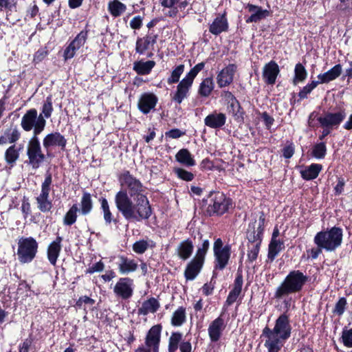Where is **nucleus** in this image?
Returning a JSON list of instances; mask_svg holds the SVG:
<instances>
[{
    "mask_svg": "<svg viewBox=\"0 0 352 352\" xmlns=\"http://www.w3.org/2000/svg\"><path fill=\"white\" fill-rule=\"evenodd\" d=\"M120 179L122 185L128 189L133 201L129 198L126 190L119 191L115 197L118 210L127 220L140 221L148 219L152 210L147 197L144 195V188L142 183L129 172L123 173Z\"/></svg>",
    "mask_w": 352,
    "mask_h": 352,
    "instance_id": "1",
    "label": "nucleus"
},
{
    "mask_svg": "<svg viewBox=\"0 0 352 352\" xmlns=\"http://www.w3.org/2000/svg\"><path fill=\"white\" fill-rule=\"evenodd\" d=\"M289 317L285 313L280 314L274 322L273 328L265 327L262 337L267 352H279L292 334Z\"/></svg>",
    "mask_w": 352,
    "mask_h": 352,
    "instance_id": "2",
    "label": "nucleus"
},
{
    "mask_svg": "<svg viewBox=\"0 0 352 352\" xmlns=\"http://www.w3.org/2000/svg\"><path fill=\"white\" fill-rule=\"evenodd\" d=\"M205 66L204 62L199 63L194 66L179 81L181 76L184 72L185 66L183 64L175 67L170 72V76L167 78V83L172 85L178 82L176 91L172 96V100L177 104H181L182 101L186 98L189 94L190 89L193 84V81L197 74L201 72Z\"/></svg>",
    "mask_w": 352,
    "mask_h": 352,
    "instance_id": "3",
    "label": "nucleus"
},
{
    "mask_svg": "<svg viewBox=\"0 0 352 352\" xmlns=\"http://www.w3.org/2000/svg\"><path fill=\"white\" fill-rule=\"evenodd\" d=\"M307 280V277L299 270L291 272L277 288L275 297L280 298L283 296L300 292Z\"/></svg>",
    "mask_w": 352,
    "mask_h": 352,
    "instance_id": "4",
    "label": "nucleus"
},
{
    "mask_svg": "<svg viewBox=\"0 0 352 352\" xmlns=\"http://www.w3.org/2000/svg\"><path fill=\"white\" fill-rule=\"evenodd\" d=\"M342 241V229L333 227L329 230L318 232L314 236V243L327 252H332L338 248Z\"/></svg>",
    "mask_w": 352,
    "mask_h": 352,
    "instance_id": "5",
    "label": "nucleus"
},
{
    "mask_svg": "<svg viewBox=\"0 0 352 352\" xmlns=\"http://www.w3.org/2000/svg\"><path fill=\"white\" fill-rule=\"evenodd\" d=\"M38 245L32 237L21 238L18 242L17 256L19 261L22 263L31 262L35 257Z\"/></svg>",
    "mask_w": 352,
    "mask_h": 352,
    "instance_id": "6",
    "label": "nucleus"
},
{
    "mask_svg": "<svg viewBox=\"0 0 352 352\" xmlns=\"http://www.w3.org/2000/svg\"><path fill=\"white\" fill-rule=\"evenodd\" d=\"M21 126L26 131L34 129V136H36L44 129V118L41 113L38 116L36 110L30 109L23 116Z\"/></svg>",
    "mask_w": 352,
    "mask_h": 352,
    "instance_id": "7",
    "label": "nucleus"
},
{
    "mask_svg": "<svg viewBox=\"0 0 352 352\" xmlns=\"http://www.w3.org/2000/svg\"><path fill=\"white\" fill-rule=\"evenodd\" d=\"M213 251L215 257L214 276L216 274V270H222L227 265L230 256V248L228 245L223 247L221 239H217L214 243Z\"/></svg>",
    "mask_w": 352,
    "mask_h": 352,
    "instance_id": "8",
    "label": "nucleus"
},
{
    "mask_svg": "<svg viewBox=\"0 0 352 352\" xmlns=\"http://www.w3.org/2000/svg\"><path fill=\"white\" fill-rule=\"evenodd\" d=\"M212 204H210L209 208L214 213L223 214L232 205L231 200L227 198L222 192H214L212 194Z\"/></svg>",
    "mask_w": 352,
    "mask_h": 352,
    "instance_id": "9",
    "label": "nucleus"
},
{
    "mask_svg": "<svg viewBox=\"0 0 352 352\" xmlns=\"http://www.w3.org/2000/svg\"><path fill=\"white\" fill-rule=\"evenodd\" d=\"M28 155L33 167H38L43 160V155L36 136H34L29 142Z\"/></svg>",
    "mask_w": 352,
    "mask_h": 352,
    "instance_id": "10",
    "label": "nucleus"
},
{
    "mask_svg": "<svg viewBox=\"0 0 352 352\" xmlns=\"http://www.w3.org/2000/svg\"><path fill=\"white\" fill-rule=\"evenodd\" d=\"M116 295L122 299H129L133 295V283L129 278H121L113 287Z\"/></svg>",
    "mask_w": 352,
    "mask_h": 352,
    "instance_id": "11",
    "label": "nucleus"
},
{
    "mask_svg": "<svg viewBox=\"0 0 352 352\" xmlns=\"http://www.w3.org/2000/svg\"><path fill=\"white\" fill-rule=\"evenodd\" d=\"M346 117L344 111L336 113H327L318 118V120L322 127L333 129L337 127Z\"/></svg>",
    "mask_w": 352,
    "mask_h": 352,
    "instance_id": "12",
    "label": "nucleus"
},
{
    "mask_svg": "<svg viewBox=\"0 0 352 352\" xmlns=\"http://www.w3.org/2000/svg\"><path fill=\"white\" fill-rule=\"evenodd\" d=\"M237 66L235 64H229L222 69L217 76V82L219 87H224L230 85L236 72Z\"/></svg>",
    "mask_w": 352,
    "mask_h": 352,
    "instance_id": "13",
    "label": "nucleus"
},
{
    "mask_svg": "<svg viewBox=\"0 0 352 352\" xmlns=\"http://www.w3.org/2000/svg\"><path fill=\"white\" fill-rule=\"evenodd\" d=\"M158 98L154 94L144 93L139 98L138 109L144 114H147L155 107Z\"/></svg>",
    "mask_w": 352,
    "mask_h": 352,
    "instance_id": "14",
    "label": "nucleus"
},
{
    "mask_svg": "<svg viewBox=\"0 0 352 352\" xmlns=\"http://www.w3.org/2000/svg\"><path fill=\"white\" fill-rule=\"evenodd\" d=\"M87 32H80L65 48L64 51L65 59L67 60L73 58L76 52L85 44Z\"/></svg>",
    "mask_w": 352,
    "mask_h": 352,
    "instance_id": "15",
    "label": "nucleus"
},
{
    "mask_svg": "<svg viewBox=\"0 0 352 352\" xmlns=\"http://www.w3.org/2000/svg\"><path fill=\"white\" fill-rule=\"evenodd\" d=\"M225 98L228 102V111L236 120L240 122L243 120V113L241 106L235 97L229 91L225 93Z\"/></svg>",
    "mask_w": 352,
    "mask_h": 352,
    "instance_id": "16",
    "label": "nucleus"
},
{
    "mask_svg": "<svg viewBox=\"0 0 352 352\" xmlns=\"http://www.w3.org/2000/svg\"><path fill=\"white\" fill-rule=\"evenodd\" d=\"M162 327L159 324L154 325L148 331L145 344L151 348L153 352H158L160 342Z\"/></svg>",
    "mask_w": 352,
    "mask_h": 352,
    "instance_id": "17",
    "label": "nucleus"
},
{
    "mask_svg": "<svg viewBox=\"0 0 352 352\" xmlns=\"http://www.w3.org/2000/svg\"><path fill=\"white\" fill-rule=\"evenodd\" d=\"M280 72L278 64L273 60L265 64L263 68V78L268 85H274Z\"/></svg>",
    "mask_w": 352,
    "mask_h": 352,
    "instance_id": "18",
    "label": "nucleus"
},
{
    "mask_svg": "<svg viewBox=\"0 0 352 352\" xmlns=\"http://www.w3.org/2000/svg\"><path fill=\"white\" fill-rule=\"evenodd\" d=\"M225 327L224 321L221 316L213 320L208 327V335L211 341H218Z\"/></svg>",
    "mask_w": 352,
    "mask_h": 352,
    "instance_id": "19",
    "label": "nucleus"
},
{
    "mask_svg": "<svg viewBox=\"0 0 352 352\" xmlns=\"http://www.w3.org/2000/svg\"><path fill=\"white\" fill-rule=\"evenodd\" d=\"M226 120V115L222 113L213 112L204 119V124L212 129H218L223 126Z\"/></svg>",
    "mask_w": 352,
    "mask_h": 352,
    "instance_id": "20",
    "label": "nucleus"
},
{
    "mask_svg": "<svg viewBox=\"0 0 352 352\" xmlns=\"http://www.w3.org/2000/svg\"><path fill=\"white\" fill-rule=\"evenodd\" d=\"M228 28V23L225 14L217 16L210 25L209 31L214 35L225 32Z\"/></svg>",
    "mask_w": 352,
    "mask_h": 352,
    "instance_id": "21",
    "label": "nucleus"
},
{
    "mask_svg": "<svg viewBox=\"0 0 352 352\" xmlns=\"http://www.w3.org/2000/svg\"><path fill=\"white\" fill-rule=\"evenodd\" d=\"M157 36L148 35L143 38H138L136 42V52L143 54L146 50H150L156 43Z\"/></svg>",
    "mask_w": 352,
    "mask_h": 352,
    "instance_id": "22",
    "label": "nucleus"
},
{
    "mask_svg": "<svg viewBox=\"0 0 352 352\" xmlns=\"http://www.w3.org/2000/svg\"><path fill=\"white\" fill-rule=\"evenodd\" d=\"M248 8L251 16L246 19L247 23H256L270 15V12L267 10H263L261 7L249 4Z\"/></svg>",
    "mask_w": 352,
    "mask_h": 352,
    "instance_id": "23",
    "label": "nucleus"
},
{
    "mask_svg": "<svg viewBox=\"0 0 352 352\" xmlns=\"http://www.w3.org/2000/svg\"><path fill=\"white\" fill-rule=\"evenodd\" d=\"M342 68L341 65H336L327 72L319 74L318 76V81L320 84L328 83L339 77L342 73Z\"/></svg>",
    "mask_w": 352,
    "mask_h": 352,
    "instance_id": "24",
    "label": "nucleus"
},
{
    "mask_svg": "<svg viewBox=\"0 0 352 352\" xmlns=\"http://www.w3.org/2000/svg\"><path fill=\"white\" fill-rule=\"evenodd\" d=\"M243 285V277L241 274H238L234 280L233 289L230 292L227 300L226 304L230 305L237 300L240 295Z\"/></svg>",
    "mask_w": 352,
    "mask_h": 352,
    "instance_id": "25",
    "label": "nucleus"
},
{
    "mask_svg": "<svg viewBox=\"0 0 352 352\" xmlns=\"http://www.w3.org/2000/svg\"><path fill=\"white\" fill-rule=\"evenodd\" d=\"M204 262L195 258L187 265L185 270V277L187 280H193L200 272Z\"/></svg>",
    "mask_w": 352,
    "mask_h": 352,
    "instance_id": "26",
    "label": "nucleus"
},
{
    "mask_svg": "<svg viewBox=\"0 0 352 352\" xmlns=\"http://www.w3.org/2000/svg\"><path fill=\"white\" fill-rule=\"evenodd\" d=\"M263 228L256 227V221L249 224L247 232V238L252 243H256V242L261 243V236L263 234Z\"/></svg>",
    "mask_w": 352,
    "mask_h": 352,
    "instance_id": "27",
    "label": "nucleus"
},
{
    "mask_svg": "<svg viewBox=\"0 0 352 352\" xmlns=\"http://www.w3.org/2000/svg\"><path fill=\"white\" fill-rule=\"evenodd\" d=\"M118 267L121 274H126L135 271L138 268V263L133 259L121 256L120 257Z\"/></svg>",
    "mask_w": 352,
    "mask_h": 352,
    "instance_id": "28",
    "label": "nucleus"
},
{
    "mask_svg": "<svg viewBox=\"0 0 352 352\" xmlns=\"http://www.w3.org/2000/svg\"><path fill=\"white\" fill-rule=\"evenodd\" d=\"M194 246L191 241L187 239L179 243L177 248L178 256L183 259L186 260L188 258L193 251Z\"/></svg>",
    "mask_w": 352,
    "mask_h": 352,
    "instance_id": "29",
    "label": "nucleus"
},
{
    "mask_svg": "<svg viewBox=\"0 0 352 352\" xmlns=\"http://www.w3.org/2000/svg\"><path fill=\"white\" fill-rule=\"evenodd\" d=\"M322 168V166L321 164H312L300 171L301 176L306 180L314 179L318 176Z\"/></svg>",
    "mask_w": 352,
    "mask_h": 352,
    "instance_id": "30",
    "label": "nucleus"
},
{
    "mask_svg": "<svg viewBox=\"0 0 352 352\" xmlns=\"http://www.w3.org/2000/svg\"><path fill=\"white\" fill-rule=\"evenodd\" d=\"M159 307V302L155 298H151L142 304L138 312L140 314L146 316L150 313H155Z\"/></svg>",
    "mask_w": 352,
    "mask_h": 352,
    "instance_id": "31",
    "label": "nucleus"
},
{
    "mask_svg": "<svg viewBox=\"0 0 352 352\" xmlns=\"http://www.w3.org/2000/svg\"><path fill=\"white\" fill-rule=\"evenodd\" d=\"M155 65V62L153 60H148L145 62L140 60L134 63L133 69L140 75H146L151 72Z\"/></svg>",
    "mask_w": 352,
    "mask_h": 352,
    "instance_id": "32",
    "label": "nucleus"
},
{
    "mask_svg": "<svg viewBox=\"0 0 352 352\" xmlns=\"http://www.w3.org/2000/svg\"><path fill=\"white\" fill-rule=\"evenodd\" d=\"M60 241L61 239L58 237L54 241H53L48 248L47 257L50 262L52 265H55L57 258L60 251Z\"/></svg>",
    "mask_w": 352,
    "mask_h": 352,
    "instance_id": "33",
    "label": "nucleus"
},
{
    "mask_svg": "<svg viewBox=\"0 0 352 352\" xmlns=\"http://www.w3.org/2000/svg\"><path fill=\"white\" fill-rule=\"evenodd\" d=\"M175 157L179 163L185 166H192L195 164V160L187 149L183 148L179 150L176 154Z\"/></svg>",
    "mask_w": 352,
    "mask_h": 352,
    "instance_id": "34",
    "label": "nucleus"
},
{
    "mask_svg": "<svg viewBox=\"0 0 352 352\" xmlns=\"http://www.w3.org/2000/svg\"><path fill=\"white\" fill-rule=\"evenodd\" d=\"M126 10V6L118 0L111 1L108 3V10L114 17L120 16Z\"/></svg>",
    "mask_w": 352,
    "mask_h": 352,
    "instance_id": "35",
    "label": "nucleus"
},
{
    "mask_svg": "<svg viewBox=\"0 0 352 352\" xmlns=\"http://www.w3.org/2000/svg\"><path fill=\"white\" fill-rule=\"evenodd\" d=\"M214 84L212 78H206L200 83L198 93L203 97H208L214 89Z\"/></svg>",
    "mask_w": 352,
    "mask_h": 352,
    "instance_id": "36",
    "label": "nucleus"
},
{
    "mask_svg": "<svg viewBox=\"0 0 352 352\" xmlns=\"http://www.w3.org/2000/svg\"><path fill=\"white\" fill-rule=\"evenodd\" d=\"M283 248L284 245L282 241L271 240L269 245L268 258L272 261Z\"/></svg>",
    "mask_w": 352,
    "mask_h": 352,
    "instance_id": "37",
    "label": "nucleus"
},
{
    "mask_svg": "<svg viewBox=\"0 0 352 352\" xmlns=\"http://www.w3.org/2000/svg\"><path fill=\"white\" fill-rule=\"evenodd\" d=\"M186 319V309L183 307L175 310L171 318V324L175 327L182 326Z\"/></svg>",
    "mask_w": 352,
    "mask_h": 352,
    "instance_id": "38",
    "label": "nucleus"
},
{
    "mask_svg": "<svg viewBox=\"0 0 352 352\" xmlns=\"http://www.w3.org/2000/svg\"><path fill=\"white\" fill-rule=\"evenodd\" d=\"M65 140L58 133H52L45 137V146H65Z\"/></svg>",
    "mask_w": 352,
    "mask_h": 352,
    "instance_id": "39",
    "label": "nucleus"
},
{
    "mask_svg": "<svg viewBox=\"0 0 352 352\" xmlns=\"http://www.w3.org/2000/svg\"><path fill=\"white\" fill-rule=\"evenodd\" d=\"M307 77V72L305 67L301 63H298L294 69V78L293 79L294 85L302 82Z\"/></svg>",
    "mask_w": 352,
    "mask_h": 352,
    "instance_id": "40",
    "label": "nucleus"
},
{
    "mask_svg": "<svg viewBox=\"0 0 352 352\" xmlns=\"http://www.w3.org/2000/svg\"><path fill=\"white\" fill-rule=\"evenodd\" d=\"M81 213L83 215L89 214L93 208V203L91 195L88 192H84L80 201Z\"/></svg>",
    "mask_w": 352,
    "mask_h": 352,
    "instance_id": "41",
    "label": "nucleus"
},
{
    "mask_svg": "<svg viewBox=\"0 0 352 352\" xmlns=\"http://www.w3.org/2000/svg\"><path fill=\"white\" fill-rule=\"evenodd\" d=\"M19 157V150L14 145L10 146L5 153L6 162L12 166Z\"/></svg>",
    "mask_w": 352,
    "mask_h": 352,
    "instance_id": "42",
    "label": "nucleus"
},
{
    "mask_svg": "<svg viewBox=\"0 0 352 352\" xmlns=\"http://www.w3.org/2000/svg\"><path fill=\"white\" fill-rule=\"evenodd\" d=\"M78 208L76 204H74L71 208L65 214L63 219V223L66 226H71L74 224L77 219V212Z\"/></svg>",
    "mask_w": 352,
    "mask_h": 352,
    "instance_id": "43",
    "label": "nucleus"
},
{
    "mask_svg": "<svg viewBox=\"0 0 352 352\" xmlns=\"http://www.w3.org/2000/svg\"><path fill=\"white\" fill-rule=\"evenodd\" d=\"M100 202L101 204V208L103 212V217L105 223L107 224H110L113 221L116 222V220H113V215L110 210L107 200L105 198H101L100 199Z\"/></svg>",
    "mask_w": 352,
    "mask_h": 352,
    "instance_id": "44",
    "label": "nucleus"
},
{
    "mask_svg": "<svg viewBox=\"0 0 352 352\" xmlns=\"http://www.w3.org/2000/svg\"><path fill=\"white\" fill-rule=\"evenodd\" d=\"M182 338V334L179 332H174L168 340V352H175L178 349V344Z\"/></svg>",
    "mask_w": 352,
    "mask_h": 352,
    "instance_id": "45",
    "label": "nucleus"
},
{
    "mask_svg": "<svg viewBox=\"0 0 352 352\" xmlns=\"http://www.w3.org/2000/svg\"><path fill=\"white\" fill-rule=\"evenodd\" d=\"M327 148L323 142L316 144L312 149V155L317 159H323L326 155Z\"/></svg>",
    "mask_w": 352,
    "mask_h": 352,
    "instance_id": "46",
    "label": "nucleus"
},
{
    "mask_svg": "<svg viewBox=\"0 0 352 352\" xmlns=\"http://www.w3.org/2000/svg\"><path fill=\"white\" fill-rule=\"evenodd\" d=\"M319 84L320 83L318 80H313L310 83H308L299 92V97L302 99L306 98L307 95L310 94Z\"/></svg>",
    "mask_w": 352,
    "mask_h": 352,
    "instance_id": "47",
    "label": "nucleus"
},
{
    "mask_svg": "<svg viewBox=\"0 0 352 352\" xmlns=\"http://www.w3.org/2000/svg\"><path fill=\"white\" fill-rule=\"evenodd\" d=\"M260 242H256V243L251 244V246L249 247L248 258L250 262H253L257 258L260 250Z\"/></svg>",
    "mask_w": 352,
    "mask_h": 352,
    "instance_id": "48",
    "label": "nucleus"
},
{
    "mask_svg": "<svg viewBox=\"0 0 352 352\" xmlns=\"http://www.w3.org/2000/svg\"><path fill=\"white\" fill-rule=\"evenodd\" d=\"M149 247V243L147 241L140 240L136 241L133 245V250L137 254H143Z\"/></svg>",
    "mask_w": 352,
    "mask_h": 352,
    "instance_id": "49",
    "label": "nucleus"
},
{
    "mask_svg": "<svg viewBox=\"0 0 352 352\" xmlns=\"http://www.w3.org/2000/svg\"><path fill=\"white\" fill-rule=\"evenodd\" d=\"M210 243L208 240H204L201 247H199L197 251L195 258L204 261L206 254L209 248Z\"/></svg>",
    "mask_w": 352,
    "mask_h": 352,
    "instance_id": "50",
    "label": "nucleus"
},
{
    "mask_svg": "<svg viewBox=\"0 0 352 352\" xmlns=\"http://www.w3.org/2000/svg\"><path fill=\"white\" fill-rule=\"evenodd\" d=\"M177 177L184 181L190 182L194 178V175L192 173L188 172L183 168H176L175 170Z\"/></svg>",
    "mask_w": 352,
    "mask_h": 352,
    "instance_id": "51",
    "label": "nucleus"
},
{
    "mask_svg": "<svg viewBox=\"0 0 352 352\" xmlns=\"http://www.w3.org/2000/svg\"><path fill=\"white\" fill-rule=\"evenodd\" d=\"M104 265L102 261L97 262L93 264L91 266H89L87 270L86 273L87 274H94L95 272H100L104 270Z\"/></svg>",
    "mask_w": 352,
    "mask_h": 352,
    "instance_id": "52",
    "label": "nucleus"
},
{
    "mask_svg": "<svg viewBox=\"0 0 352 352\" xmlns=\"http://www.w3.org/2000/svg\"><path fill=\"white\" fill-rule=\"evenodd\" d=\"M342 338L345 346L352 347V328L343 331Z\"/></svg>",
    "mask_w": 352,
    "mask_h": 352,
    "instance_id": "53",
    "label": "nucleus"
},
{
    "mask_svg": "<svg viewBox=\"0 0 352 352\" xmlns=\"http://www.w3.org/2000/svg\"><path fill=\"white\" fill-rule=\"evenodd\" d=\"M346 304V301L345 298H340L336 305L334 312L338 314V315L342 314L344 311Z\"/></svg>",
    "mask_w": 352,
    "mask_h": 352,
    "instance_id": "54",
    "label": "nucleus"
},
{
    "mask_svg": "<svg viewBox=\"0 0 352 352\" xmlns=\"http://www.w3.org/2000/svg\"><path fill=\"white\" fill-rule=\"evenodd\" d=\"M294 153V146L292 144H289L287 145L286 146L284 147V148L283 150V156L287 159L292 157L293 156Z\"/></svg>",
    "mask_w": 352,
    "mask_h": 352,
    "instance_id": "55",
    "label": "nucleus"
},
{
    "mask_svg": "<svg viewBox=\"0 0 352 352\" xmlns=\"http://www.w3.org/2000/svg\"><path fill=\"white\" fill-rule=\"evenodd\" d=\"M142 20L140 16H135L130 21V26L133 29H139L142 26Z\"/></svg>",
    "mask_w": 352,
    "mask_h": 352,
    "instance_id": "56",
    "label": "nucleus"
},
{
    "mask_svg": "<svg viewBox=\"0 0 352 352\" xmlns=\"http://www.w3.org/2000/svg\"><path fill=\"white\" fill-rule=\"evenodd\" d=\"M322 250H324L322 248L317 246L316 248H311L307 252L309 256H311L314 259H316L322 252Z\"/></svg>",
    "mask_w": 352,
    "mask_h": 352,
    "instance_id": "57",
    "label": "nucleus"
},
{
    "mask_svg": "<svg viewBox=\"0 0 352 352\" xmlns=\"http://www.w3.org/2000/svg\"><path fill=\"white\" fill-rule=\"evenodd\" d=\"M183 134L184 133L177 129H172L166 133L167 137L174 139L180 138Z\"/></svg>",
    "mask_w": 352,
    "mask_h": 352,
    "instance_id": "58",
    "label": "nucleus"
},
{
    "mask_svg": "<svg viewBox=\"0 0 352 352\" xmlns=\"http://www.w3.org/2000/svg\"><path fill=\"white\" fill-rule=\"evenodd\" d=\"M31 345V341L30 340H25L19 346V352H29V349Z\"/></svg>",
    "mask_w": 352,
    "mask_h": 352,
    "instance_id": "59",
    "label": "nucleus"
},
{
    "mask_svg": "<svg viewBox=\"0 0 352 352\" xmlns=\"http://www.w3.org/2000/svg\"><path fill=\"white\" fill-rule=\"evenodd\" d=\"M181 352H191L192 346L189 342H182L179 345Z\"/></svg>",
    "mask_w": 352,
    "mask_h": 352,
    "instance_id": "60",
    "label": "nucleus"
},
{
    "mask_svg": "<svg viewBox=\"0 0 352 352\" xmlns=\"http://www.w3.org/2000/svg\"><path fill=\"white\" fill-rule=\"evenodd\" d=\"M19 133L16 130H14L12 133H8L9 143H14L19 138Z\"/></svg>",
    "mask_w": 352,
    "mask_h": 352,
    "instance_id": "61",
    "label": "nucleus"
},
{
    "mask_svg": "<svg viewBox=\"0 0 352 352\" xmlns=\"http://www.w3.org/2000/svg\"><path fill=\"white\" fill-rule=\"evenodd\" d=\"M344 186V181L343 179H339L338 184L334 188L335 192L336 194L339 195L340 194L343 189Z\"/></svg>",
    "mask_w": 352,
    "mask_h": 352,
    "instance_id": "62",
    "label": "nucleus"
},
{
    "mask_svg": "<svg viewBox=\"0 0 352 352\" xmlns=\"http://www.w3.org/2000/svg\"><path fill=\"white\" fill-rule=\"evenodd\" d=\"M179 1V0H161V4L166 8H172Z\"/></svg>",
    "mask_w": 352,
    "mask_h": 352,
    "instance_id": "63",
    "label": "nucleus"
},
{
    "mask_svg": "<svg viewBox=\"0 0 352 352\" xmlns=\"http://www.w3.org/2000/svg\"><path fill=\"white\" fill-rule=\"evenodd\" d=\"M214 287L210 284H205L202 287V292L208 296L212 294Z\"/></svg>",
    "mask_w": 352,
    "mask_h": 352,
    "instance_id": "64",
    "label": "nucleus"
}]
</instances>
